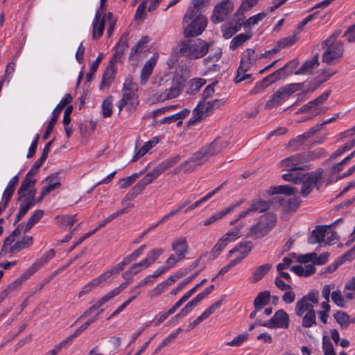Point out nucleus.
Listing matches in <instances>:
<instances>
[{
	"label": "nucleus",
	"mask_w": 355,
	"mask_h": 355,
	"mask_svg": "<svg viewBox=\"0 0 355 355\" xmlns=\"http://www.w3.org/2000/svg\"><path fill=\"white\" fill-rule=\"evenodd\" d=\"M172 250L180 259H184L188 250V243L185 237L177 238L171 244Z\"/></svg>",
	"instance_id": "obj_18"
},
{
	"label": "nucleus",
	"mask_w": 355,
	"mask_h": 355,
	"mask_svg": "<svg viewBox=\"0 0 355 355\" xmlns=\"http://www.w3.org/2000/svg\"><path fill=\"white\" fill-rule=\"evenodd\" d=\"M296 42L297 37L295 35H291L279 40L277 42V46L279 49H284L286 46L294 44Z\"/></svg>",
	"instance_id": "obj_59"
},
{
	"label": "nucleus",
	"mask_w": 355,
	"mask_h": 355,
	"mask_svg": "<svg viewBox=\"0 0 355 355\" xmlns=\"http://www.w3.org/2000/svg\"><path fill=\"white\" fill-rule=\"evenodd\" d=\"M128 48V43L127 38L123 35L115 46L116 51L113 55L112 60H114L115 62L119 61Z\"/></svg>",
	"instance_id": "obj_29"
},
{
	"label": "nucleus",
	"mask_w": 355,
	"mask_h": 355,
	"mask_svg": "<svg viewBox=\"0 0 355 355\" xmlns=\"http://www.w3.org/2000/svg\"><path fill=\"white\" fill-rule=\"evenodd\" d=\"M327 46L322 54V61L329 65L334 64L338 62L344 52V44L340 41H332V37H329L322 44Z\"/></svg>",
	"instance_id": "obj_7"
},
{
	"label": "nucleus",
	"mask_w": 355,
	"mask_h": 355,
	"mask_svg": "<svg viewBox=\"0 0 355 355\" xmlns=\"http://www.w3.org/2000/svg\"><path fill=\"white\" fill-rule=\"evenodd\" d=\"M259 324L270 329H287L289 326V315L284 310L279 309L268 321Z\"/></svg>",
	"instance_id": "obj_12"
},
{
	"label": "nucleus",
	"mask_w": 355,
	"mask_h": 355,
	"mask_svg": "<svg viewBox=\"0 0 355 355\" xmlns=\"http://www.w3.org/2000/svg\"><path fill=\"white\" fill-rule=\"evenodd\" d=\"M205 112L204 103L200 102L193 110V116L189 119L188 123L189 125H193L200 122L203 118Z\"/></svg>",
	"instance_id": "obj_35"
},
{
	"label": "nucleus",
	"mask_w": 355,
	"mask_h": 355,
	"mask_svg": "<svg viewBox=\"0 0 355 355\" xmlns=\"http://www.w3.org/2000/svg\"><path fill=\"white\" fill-rule=\"evenodd\" d=\"M322 350L324 355L335 354L334 346L327 336H324L322 338Z\"/></svg>",
	"instance_id": "obj_64"
},
{
	"label": "nucleus",
	"mask_w": 355,
	"mask_h": 355,
	"mask_svg": "<svg viewBox=\"0 0 355 355\" xmlns=\"http://www.w3.org/2000/svg\"><path fill=\"white\" fill-rule=\"evenodd\" d=\"M44 215V211L41 209L36 210L33 214L28 218L27 223L25 224V228L24 233L28 232L32 228L39 220L42 218Z\"/></svg>",
	"instance_id": "obj_41"
},
{
	"label": "nucleus",
	"mask_w": 355,
	"mask_h": 355,
	"mask_svg": "<svg viewBox=\"0 0 355 355\" xmlns=\"http://www.w3.org/2000/svg\"><path fill=\"white\" fill-rule=\"evenodd\" d=\"M319 291L312 289L300 298L296 303L295 313L298 317H302V326L310 328L316 324V315L314 305L319 304Z\"/></svg>",
	"instance_id": "obj_1"
},
{
	"label": "nucleus",
	"mask_w": 355,
	"mask_h": 355,
	"mask_svg": "<svg viewBox=\"0 0 355 355\" xmlns=\"http://www.w3.org/2000/svg\"><path fill=\"white\" fill-rule=\"evenodd\" d=\"M277 223V216L268 212L260 216L259 221L252 225L249 229L247 236L254 240L261 239L267 236Z\"/></svg>",
	"instance_id": "obj_4"
},
{
	"label": "nucleus",
	"mask_w": 355,
	"mask_h": 355,
	"mask_svg": "<svg viewBox=\"0 0 355 355\" xmlns=\"http://www.w3.org/2000/svg\"><path fill=\"white\" fill-rule=\"evenodd\" d=\"M180 160V156L176 155L172 157H170L159 165H157L152 171H150L153 175V178L155 179L158 178V176L164 173L166 169L173 166Z\"/></svg>",
	"instance_id": "obj_17"
},
{
	"label": "nucleus",
	"mask_w": 355,
	"mask_h": 355,
	"mask_svg": "<svg viewBox=\"0 0 355 355\" xmlns=\"http://www.w3.org/2000/svg\"><path fill=\"white\" fill-rule=\"evenodd\" d=\"M318 65V54H316L311 60H306L294 73L295 75L309 74Z\"/></svg>",
	"instance_id": "obj_24"
},
{
	"label": "nucleus",
	"mask_w": 355,
	"mask_h": 355,
	"mask_svg": "<svg viewBox=\"0 0 355 355\" xmlns=\"http://www.w3.org/2000/svg\"><path fill=\"white\" fill-rule=\"evenodd\" d=\"M139 104L138 96L137 93L123 92L121 99L118 102L117 107L119 113L121 112L124 107L128 112H132L136 110Z\"/></svg>",
	"instance_id": "obj_13"
},
{
	"label": "nucleus",
	"mask_w": 355,
	"mask_h": 355,
	"mask_svg": "<svg viewBox=\"0 0 355 355\" xmlns=\"http://www.w3.org/2000/svg\"><path fill=\"white\" fill-rule=\"evenodd\" d=\"M112 96H108L102 103V114L104 118L110 117L112 114Z\"/></svg>",
	"instance_id": "obj_46"
},
{
	"label": "nucleus",
	"mask_w": 355,
	"mask_h": 355,
	"mask_svg": "<svg viewBox=\"0 0 355 355\" xmlns=\"http://www.w3.org/2000/svg\"><path fill=\"white\" fill-rule=\"evenodd\" d=\"M267 14L264 12H259L252 17H250L245 22L243 23V26L245 28L250 27L258 24L259 21H262Z\"/></svg>",
	"instance_id": "obj_51"
},
{
	"label": "nucleus",
	"mask_w": 355,
	"mask_h": 355,
	"mask_svg": "<svg viewBox=\"0 0 355 355\" xmlns=\"http://www.w3.org/2000/svg\"><path fill=\"white\" fill-rule=\"evenodd\" d=\"M72 96L70 94H66L61 99L60 103L57 105V106L54 108L52 112L51 120L49 121L46 129L42 136L43 139L46 140L49 137L62 110L67 105L72 101Z\"/></svg>",
	"instance_id": "obj_10"
},
{
	"label": "nucleus",
	"mask_w": 355,
	"mask_h": 355,
	"mask_svg": "<svg viewBox=\"0 0 355 355\" xmlns=\"http://www.w3.org/2000/svg\"><path fill=\"white\" fill-rule=\"evenodd\" d=\"M225 102V101L223 99H215L212 101H208L206 105L205 113L209 114L214 110L220 108L224 105Z\"/></svg>",
	"instance_id": "obj_58"
},
{
	"label": "nucleus",
	"mask_w": 355,
	"mask_h": 355,
	"mask_svg": "<svg viewBox=\"0 0 355 355\" xmlns=\"http://www.w3.org/2000/svg\"><path fill=\"white\" fill-rule=\"evenodd\" d=\"M105 20L104 17L101 19H94L92 24V37L94 40H97L103 35L105 29Z\"/></svg>",
	"instance_id": "obj_37"
},
{
	"label": "nucleus",
	"mask_w": 355,
	"mask_h": 355,
	"mask_svg": "<svg viewBox=\"0 0 355 355\" xmlns=\"http://www.w3.org/2000/svg\"><path fill=\"white\" fill-rule=\"evenodd\" d=\"M243 202H244V200L241 199V200L236 201V202L229 205L228 207L220 210V211L215 213L211 216H210L208 219L205 220L203 222V225L205 226H209V225H211L212 223H215L216 221L223 218L227 214L233 211L236 207L241 206Z\"/></svg>",
	"instance_id": "obj_14"
},
{
	"label": "nucleus",
	"mask_w": 355,
	"mask_h": 355,
	"mask_svg": "<svg viewBox=\"0 0 355 355\" xmlns=\"http://www.w3.org/2000/svg\"><path fill=\"white\" fill-rule=\"evenodd\" d=\"M270 293L268 291H262L258 293L254 300V307L256 311H261L270 302Z\"/></svg>",
	"instance_id": "obj_26"
},
{
	"label": "nucleus",
	"mask_w": 355,
	"mask_h": 355,
	"mask_svg": "<svg viewBox=\"0 0 355 355\" xmlns=\"http://www.w3.org/2000/svg\"><path fill=\"white\" fill-rule=\"evenodd\" d=\"M229 243L223 237H220L213 247L211 251L210 259H215Z\"/></svg>",
	"instance_id": "obj_43"
},
{
	"label": "nucleus",
	"mask_w": 355,
	"mask_h": 355,
	"mask_svg": "<svg viewBox=\"0 0 355 355\" xmlns=\"http://www.w3.org/2000/svg\"><path fill=\"white\" fill-rule=\"evenodd\" d=\"M257 60V55L255 51L252 49H246L242 53L240 65L241 69H250Z\"/></svg>",
	"instance_id": "obj_20"
},
{
	"label": "nucleus",
	"mask_w": 355,
	"mask_h": 355,
	"mask_svg": "<svg viewBox=\"0 0 355 355\" xmlns=\"http://www.w3.org/2000/svg\"><path fill=\"white\" fill-rule=\"evenodd\" d=\"M288 64H289L287 63L284 67L270 73V76H272L275 82L280 80L282 78L288 76L290 73H291V71L288 73L286 71V68L288 66Z\"/></svg>",
	"instance_id": "obj_63"
},
{
	"label": "nucleus",
	"mask_w": 355,
	"mask_h": 355,
	"mask_svg": "<svg viewBox=\"0 0 355 355\" xmlns=\"http://www.w3.org/2000/svg\"><path fill=\"white\" fill-rule=\"evenodd\" d=\"M103 58V54L100 53L96 59L92 64L89 72L86 74V81L90 83L93 78V76L98 69L99 64Z\"/></svg>",
	"instance_id": "obj_48"
},
{
	"label": "nucleus",
	"mask_w": 355,
	"mask_h": 355,
	"mask_svg": "<svg viewBox=\"0 0 355 355\" xmlns=\"http://www.w3.org/2000/svg\"><path fill=\"white\" fill-rule=\"evenodd\" d=\"M207 148L203 146L198 151L180 164V168L184 172L193 171L196 167L205 163L211 157Z\"/></svg>",
	"instance_id": "obj_8"
},
{
	"label": "nucleus",
	"mask_w": 355,
	"mask_h": 355,
	"mask_svg": "<svg viewBox=\"0 0 355 355\" xmlns=\"http://www.w3.org/2000/svg\"><path fill=\"white\" fill-rule=\"evenodd\" d=\"M249 69H245V68L241 69V65H239V67L237 69L236 76L234 78L235 83H241L248 78H250L252 75L250 73H246V72Z\"/></svg>",
	"instance_id": "obj_60"
},
{
	"label": "nucleus",
	"mask_w": 355,
	"mask_h": 355,
	"mask_svg": "<svg viewBox=\"0 0 355 355\" xmlns=\"http://www.w3.org/2000/svg\"><path fill=\"white\" fill-rule=\"evenodd\" d=\"M46 180L49 181L48 184L42 188L41 192V197L39 200H41L45 196L49 194L51 191L60 187V178L58 173H53L47 177Z\"/></svg>",
	"instance_id": "obj_23"
},
{
	"label": "nucleus",
	"mask_w": 355,
	"mask_h": 355,
	"mask_svg": "<svg viewBox=\"0 0 355 355\" xmlns=\"http://www.w3.org/2000/svg\"><path fill=\"white\" fill-rule=\"evenodd\" d=\"M163 252L164 250L162 248H153L148 251L146 257L141 261L143 263L146 265V267L148 268L163 254Z\"/></svg>",
	"instance_id": "obj_34"
},
{
	"label": "nucleus",
	"mask_w": 355,
	"mask_h": 355,
	"mask_svg": "<svg viewBox=\"0 0 355 355\" xmlns=\"http://www.w3.org/2000/svg\"><path fill=\"white\" fill-rule=\"evenodd\" d=\"M304 83H291L279 87L267 101L265 105L266 110L278 106L282 101L287 100L293 93L301 90Z\"/></svg>",
	"instance_id": "obj_5"
},
{
	"label": "nucleus",
	"mask_w": 355,
	"mask_h": 355,
	"mask_svg": "<svg viewBox=\"0 0 355 355\" xmlns=\"http://www.w3.org/2000/svg\"><path fill=\"white\" fill-rule=\"evenodd\" d=\"M334 318L342 329H346L350 324L349 315L344 311H337L334 314Z\"/></svg>",
	"instance_id": "obj_40"
},
{
	"label": "nucleus",
	"mask_w": 355,
	"mask_h": 355,
	"mask_svg": "<svg viewBox=\"0 0 355 355\" xmlns=\"http://www.w3.org/2000/svg\"><path fill=\"white\" fill-rule=\"evenodd\" d=\"M252 37V33L249 31L245 33H240L235 36L230 42V48L232 50L236 49Z\"/></svg>",
	"instance_id": "obj_32"
},
{
	"label": "nucleus",
	"mask_w": 355,
	"mask_h": 355,
	"mask_svg": "<svg viewBox=\"0 0 355 355\" xmlns=\"http://www.w3.org/2000/svg\"><path fill=\"white\" fill-rule=\"evenodd\" d=\"M139 174L138 173H134L131 175L130 176L121 178L119 181V184L120 188L121 189H125L132 185L136 180L139 178Z\"/></svg>",
	"instance_id": "obj_54"
},
{
	"label": "nucleus",
	"mask_w": 355,
	"mask_h": 355,
	"mask_svg": "<svg viewBox=\"0 0 355 355\" xmlns=\"http://www.w3.org/2000/svg\"><path fill=\"white\" fill-rule=\"evenodd\" d=\"M288 173L283 174L282 178L284 180L291 182L295 184H300V178L302 173L295 171H288Z\"/></svg>",
	"instance_id": "obj_52"
},
{
	"label": "nucleus",
	"mask_w": 355,
	"mask_h": 355,
	"mask_svg": "<svg viewBox=\"0 0 355 355\" xmlns=\"http://www.w3.org/2000/svg\"><path fill=\"white\" fill-rule=\"evenodd\" d=\"M57 220L62 226H73L76 223V215H63L56 217Z\"/></svg>",
	"instance_id": "obj_53"
},
{
	"label": "nucleus",
	"mask_w": 355,
	"mask_h": 355,
	"mask_svg": "<svg viewBox=\"0 0 355 355\" xmlns=\"http://www.w3.org/2000/svg\"><path fill=\"white\" fill-rule=\"evenodd\" d=\"M196 304L191 300L189 301L178 313L173 319L178 320L180 318H184L187 316L195 307Z\"/></svg>",
	"instance_id": "obj_62"
},
{
	"label": "nucleus",
	"mask_w": 355,
	"mask_h": 355,
	"mask_svg": "<svg viewBox=\"0 0 355 355\" xmlns=\"http://www.w3.org/2000/svg\"><path fill=\"white\" fill-rule=\"evenodd\" d=\"M228 146V142L225 139L216 138L209 145L205 146L207 150L209 153L210 157L220 153L224 148Z\"/></svg>",
	"instance_id": "obj_22"
},
{
	"label": "nucleus",
	"mask_w": 355,
	"mask_h": 355,
	"mask_svg": "<svg viewBox=\"0 0 355 355\" xmlns=\"http://www.w3.org/2000/svg\"><path fill=\"white\" fill-rule=\"evenodd\" d=\"M224 300V296L220 299L218 300L215 303L211 305L209 308L205 310L200 315H199L196 320L199 322H202L204 320L209 318L217 309H218Z\"/></svg>",
	"instance_id": "obj_38"
},
{
	"label": "nucleus",
	"mask_w": 355,
	"mask_h": 355,
	"mask_svg": "<svg viewBox=\"0 0 355 355\" xmlns=\"http://www.w3.org/2000/svg\"><path fill=\"white\" fill-rule=\"evenodd\" d=\"M34 205L33 204L28 203L26 201L24 200L23 202L20 205V207L18 213L16 215L14 225L19 223L21 218L25 216V214L28 212V211Z\"/></svg>",
	"instance_id": "obj_49"
},
{
	"label": "nucleus",
	"mask_w": 355,
	"mask_h": 355,
	"mask_svg": "<svg viewBox=\"0 0 355 355\" xmlns=\"http://www.w3.org/2000/svg\"><path fill=\"white\" fill-rule=\"evenodd\" d=\"M243 227V224H239L227 231L222 237L228 243L234 241L241 236V230Z\"/></svg>",
	"instance_id": "obj_39"
},
{
	"label": "nucleus",
	"mask_w": 355,
	"mask_h": 355,
	"mask_svg": "<svg viewBox=\"0 0 355 355\" xmlns=\"http://www.w3.org/2000/svg\"><path fill=\"white\" fill-rule=\"evenodd\" d=\"M184 85V80L181 77H173L171 87L168 89H166L168 100L178 97L180 94Z\"/></svg>",
	"instance_id": "obj_19"
},
{
	"label": "nucleus",
	"mask_w": 355,
	"mask_h": 355,
	"mask_svg": "<svg viewBox=\"0 0 355 355\" xmlns=\"http://www.w3.org/2000/svg\"><path fill=\"white\" fill-rule=\"evenodd\" d=\"M328 229L329 227L326 225H317L308 238V243L315 244L317 243H322Z\"/></svg>",
	"instance_id": "obj_21"
},
{
	"label": "nucleus",
	"mask_w": 355,
	"mask_h": 355,
	"mask_svg": "<svg viewBox=\"0 0 355 355\" xmlns=\"http://www.w3.org/2000/svg\"><path fill=\"white\" fill-rule=\"evenodd\" d=\"M332 301L339 307L343 308L345 306L346 301L341 294L340 291H334L331 294Z\"/></svg>",
	"instance_id": "obj_57"
},
{
	"label": "nucleus",
	"mask_w": 355,
	"mask_h": 355,
	"mask_svg": "<svg viewBox=\"0 0 355 355\" xmlns=\"http://www.w3.org/2000/svg\"><path fill=\"white\" fill-rule=\"evenodd\" d=\"M253 244L252 241H245L243 242H240L233 249L229 251L228 257H232L234 253L238 252L239 255L237 257H239L241 260H243L251 252Z\"/></svg>",
	"instance_id": "obj_16"
},
{
	"label": "nucleus",
	"mask_w": 355,
	"mask_h": 355,
	"mask_svg": "<svg viewBox=\"0 0 355 355\" xmlns=\"http://www.w3.org/2000/svg\"><path fill=\"white\" fill-rule=\"evenodd\" d=\"M157 143L153 141H148L144 144V145L135 153L132 159V162H136L140 157L144 156L148 150Z\"/></svg>",
	"instance_id": "obj_50"
},
{
	"label": "nucleus",
	"mask_w": 355,
	"mask_h": 355,
	"mask_svg": "<svg viewBox=\"0 0 355 355\" xmlns=\"http://www.w3.org/2000/svg\"><path fill=\"white\" fill-rule=\"evenodd\" d=\"M35 179H31L25 177V179L21 182L20 187L17 191L18 201L21 200L23 198L26 197V192L28 191V189L33 188L35 187Z\"/></svg>",
	"instance_id": "obj_30"
},
{
	"label": "nucleus",
	"mask_w": 355,
	"mask_h": 355,
	"mask_svg": "<svg viewBox=\"0 0 355 355\" xmlns=\"http://www.w3.org/2000/svg\"><path fill=\"white\" fill-rule=\"evenodd\" d=\"M225 182L222 183L220 185H219L218 187L214 189V190L211 191L208 193H207L203 198H200V200L196 201L193 204L189 206L185 210L184 212L187 213L189 211L193 210L196 207H198L202 203L206 202L209 199H210L211 197H213L216 193H218L225 184Z\"/></svg>",
	"instance_id": "obj_31"
},
{
	"label": "nucleus",
	"mask_w": 355,
	"mask_h": 355,
	"mask_svg": "<svg viewBox=\"0 0 355 355\" xmlns=\"http://www.w3.org/2000/svg\"><path fill=\"white\" fill-rule=\"evenodd\" d=\"M155 178H153L150 172H148L141 180H140L131 189L139 195L144 188L153 182Z\"/></svg>",
	"instance_id": "obj_33"
},
{
	"label": "nucleus",
	"mask_w": 355,
	"mask_h": 355,
	"mask_svg": "<svg viewBox=\"0 0 355 355\" xmlns=\"http://www.w3.org/2000/svg\"><path fill=\"white\" fill-rule=\"evenodd\" d=\"M177 311V309L172 306L167 312L159 313L155 317V319L151 322H153L155 326H159L163 322L169 315L173 314Z\"/></svg>",
	"instance_id": "obj_47"
},
{
	"label": "nucleus",
	"mask_w": 355,
	"mask_h": 355,
	"mask_svg": "<svg viewBox=\"0 0 355 355\" xmlns=\"http://www.w3.org/2000/svg\"><path fill=\"white\" fill-rule=\"evenodd\" d=\"M206 83L207 80L202 78H195L191 79L189 83L188 93L191 94H195L199 91L200 89L206 84Z\"/></svg>",
	"instance_id": "obj_44"
},
{
	"label": "nucleus",
	"mask_w": 355,
	"mask_h": 355,
	"mask_svg": "<svg viewBox=\"0 0 355 355\" xmlns=\"http://www.w3.org/2000/svg\"><path fill=\"white\" fill-rule=\"evenodd\" d=\"M240 20H241V19H239L234 26H227L222 28L223 35L225 39L230 38L240 30L243 25V23L240 22Z\"/></svg>",
	"instance_id": "obj_45"
},
{
	"label": "nucleus",
	"mask_w": 355,
	"mask_h": 355,
	"mask_svg": "<svg viewBox=\"0 0 355 355\" xmlns=\"http://www.w3.org/2000/svg\"><path fill=\"white\" fill-rule=\"evenodd\" d=\"M157 57L152 56L144 64L141 72V81L145 83L148 79L153 72V69L157 63Z\"/></svg>",
	"instance_id": "obj_25"
},
{
	"label": "nucleus",
	"mask_w": 355,
	"mask_h": 355,
	"mask_svg": "<svg viewBox=\"0 0 355 355\" xmlns=\"http://www.w3.org/2000/svg\"><path fill=\"white\" fill-rule=\"evenodd\" d=\"M209 44L202 39H189L180 44V53L190 60H196L204 57L208 52Z\"/></svg>",
	"instance_id": "obj_3"
},
{
	"label": "nucleus",
	"mask_w": 355,
	"mask_h": 355,
	"mask_svg": "<svg viewBox=\"0 0 355 355\" xmlns=\"http://www.w3.org/2000/svg\"><path fill=\"white\" fill-rule=\"evenodd\" d=\"M272 265L266 263L257 267L249 278L251 283H256L261 280L271 269Z\"/></svg>",
	"instance_id": "obj_27"
},
{
	"label": "nucleus",
	"mask_w": 355,
	"mask_h": 355,
	"mask_svg": "<svg viewBox=\"0 0 355 355\" xmlns=\"http://www.w3.org/2000/svg\"><path fill=\"white\" fill-rule=\"evenodd\" d=\"M271 194H285L290 196L294 194L297 189L289 185H279L271 188Z\"/></svg>",
	"instance_id": "obj_42"
},
{
	"label": "nucleus",
	"mask_w": 355,
	"mask_h": 355,
	"mask_svg": "<svg viewBox=\"0 0 355 355\" xmlns=\"http://www.w3.org/2000/svg\"><path fill=\"white\" fill-rule=\"evenodd\" d=\"M33 245V237L31 236H24L20 241H17L10 246L9 252L11 253L18 252L24 248Z\"/></svg>",
	"instance_id": "obj_28"
},
{
	"label": "nucleus",
	"mask_w": 355,
	"mask_h": 355,
	"mask_svg": "<svg viewBox=\"0 0 355 355\" xmlns=\"http://www.w3.org/2000/svg\"><path fill=\"white\" fill-rule=\"evenodd\" d=\"M270 205L271 203L269 201L259 200L253 201L248 208L251 213H262L268 211Z\"/></svg>",
	"instance_id": "obj_36"
},
{
	"label": "nucleus",
	"mask_w": 355,
	"mask_h": 355,
	"mask_svg": "<svg viewBox=\"0 0 355 355\" xmlns=\"http://www.w3.org/2000/svg\"><path fill=\"white\" fill-rule=\"evenodd\" d=\"M116 62L114 60H110V64L107 67L105 72L103 74L102 80L101 84L99 85V89L101 90L104 89L105 88H109L114 81L116 69L114 67V63Z\"/></svg>",
	"instance_id": "obj_15"
},
{
	"label": "nucleus",
	"mask_w": 355,
	"mask_h": 355,
	"mask_svg": "<svg viewBox=\"0 0 355 355\" xmlns=\"http://www.w3.org/2000/svg\"><path fill=\"white\" fill-rule=\"evenodd\" d=\"M306 158L307 159V162L314 160L317 158L322 157L326 155V152L323 148L315 149L313 151H309L304 153Z\"/></svg>",
	"instance_id": "obj_56"
},
{
	"label": "nucleus",
	"mask_w": 355,
	"mask_h": 355,
	"mask_svg": "<svg viewBox=\"0 0 355 355\" xmlns=\"http://www.w3.org/2000/svg\"><path fill=\"white\" fill-rule=\"evenodd\" d=\"M307 163L304 153L296 154L282 160L280 166L287 171H303L306 168Z\"/></svg>",
	"instance_id": "obj_9"
},
{
	"label": "nucleus",
	"mask_w": 355,
	"mask_h": 355,
	"mask_svg": "<svg viewBox=\"0 0 355 355\" xmlns=\"http://www.w3.org/2000/svg\"><path fill=\"white\" fill-rule=\"evenodd\" d=\"M184 34L185 37H196L203 32L207 24L206 17L197 11L187 9L183 18Z\"/></svg>",
	"instance_id": "obj_2"
},
{
	"label": "nucleus",
	"mask_w": 355,
	"mask_h": 355,
	"mask_svg": "<svg viewBox=\"0 0 355 355\" xmlns=\"http://www.w3.org/2000/svg\"><path fill=\"white\" fill-rule=\"evenodd\" d=\"M324 170L321 168H317L314 171L301 174L300 184H302L300 194L303 197H306L315 187L318 190L323 183Z\"/></svg>",
	"instance_id": "obj_6"
},
{
	"label": "nucleus",
	"mask_w": 355,
	"mask_h": 355,
	"mask_svg": "<svg viewBox=\"0 0 355 355\" xmlns=\"http://www.w3.org/2000/svg\"><path fill=\"white\" fill-rule=\"evenodd\" d=\"M233 3L230 0H223L217 4L211 17V21L214 24H219L223 21L233 10Z\"/></svg>",
	"instance_id": "obj_11"
},
{
	"label": "nucleus",
	"mask_w": 355,
	"mask_h": 355,
	"mask_svg": "<svg viewBox=\"0 0 355 355\" xmlns=\"http://www.w3.org/2000/svg\"><path fill=\"white\" fill-rule=\"evenodd\" d=\"M138 89L137 84L135 83L131 77H128L125 80L123 86V92L137 93Z\"/></svg>",
	"instance_id": "obj_55"
},
{
	"label": "nucleus",
	"mask_w": 355,
	"mask_h": 355,
	"mask_svg": "<svg viewBox=\"0 0 355 355\" xmlns=\"http://www.w3.org/2000/svg\"><path fill=\"white\" fill-rule=\"evenodd\" d=\"M258 1L259 0H243L236 12V15L239 14L243 15V12L250 10L258 3Z\"/></svg>",
	"instance_id": "obj_61"
}]
</instances>
